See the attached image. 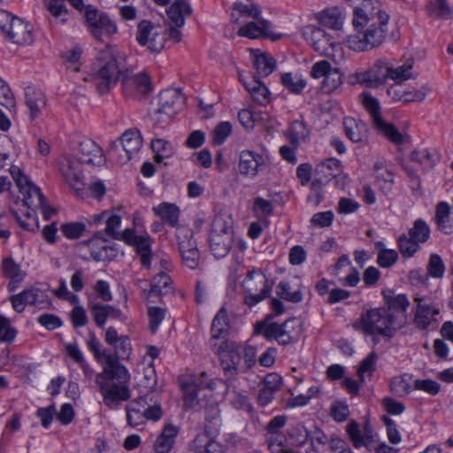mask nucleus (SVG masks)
I'll use <instances>...</instances> for the list:
<instances>
[{
	"instance_id": "1",
	"label": "nucleus",
	"mask_w": 453,
	"mask_h": 453,
	"mask_svg": "<svg viewBox=\"0 0 453 453\" xmlns=\"http://www.w3.org/2000/svg\"><path fill=\"white\" fill-rule=\"evenodd\" d=\"M353 7L354 34L347 37L348 47L355 51H368L379 47L388 32L389 15L381 10L380 0H345Z\"/></svg>"
},
{
	"instance_id": "2",
	"label": "nucleus",
	"mask_w": 453,
	"mask_h": 453,
	"mask_svg": "<svg viewBox=\"0 0 453 453\" xmlns=\"http://www.w3.org/2000/svg\"><path fill=\"white\" fill-rule=\"evenodd\" d=\"M111 346L115 349V354L103 352L104 369L96 374V384L103 395L104 403L110 409H117L121 402L128 400L131 396V375L126 366L119 362V358L128 357L132 347L130 339L124 334H120L119 341Z\"/></svg>"
},
{
	"instance_id": "3",
	"label": "nucleus",
	"mask_w": 453,
	"mask_h": 453,
	"mask_svg": "<svg viewBox=\"0 0 453 453\" xmlns=\"http://www.w3.org/2000/svg\"><path fill=\"white\" fill-rule=\"evenodd\" d=\"M384 306L363 310L360 317L352 323V327L364 335L381 334L390 340L397 327L395 311L406 313L410 301L405 294L393 296V291H382Z\"/></svg>"
},
{
	"instance_id": "4",
	"label": "nucleus",
	"mask_w": 453,
	"mask_h": 453,
	"mask_svg": "<svg viewBox=\"0 0 453 453\" xmlns=\"http://www.w3.org/2000/svg\"><path fill=\"white\" fill-rule=\"evenodd\" d=\"M220 365L228 379H236L247 373L257 364V349L251 345L236 347L233 342H223L219 348Z\"/></svg>"
},
{
	"instance_id": "5",
	"label": "nucleus",
	"mask_w": 453,
	"mask_h": 453,
	"mask_svg": "<svg viewBox=\"0 0 453 453\" xmlns=\"http://www.w3.org/2000/svg\"><path fill=\"white\" fill-rule=\"evenodd\" d=\"M120 62L116 50L106 47L97 58V68L94 73L96 88L100 94L107 93L116 85L120 73Z\"/></svg>"
},
{
	"instance_id": "6",
	"label": "nucleus",
	"mask_w": 453,
	"mask_h": 453,
	"mask_svg": "<svg viewBox=\"0 0 453 453\" xmlns=\"http://www.w3.org/2000/svg\"><path fill=\"white\" fill-rule=\"evenodd\" d=\"M126 411L127 423L132 427L142 425L146 420L157 421L163 414L157 395L153 391L132 400L126 406Z\"/></svg>"
},
{
	"instance_id": "7",
	"label": "nucleus",
	"mask_w": 453,
	"mask_h": 453,
	"mask_svg": "<svg viewBox=\"0 0 453 453\" xmlns=\"http://www.w3.org/2000/svg\"><path fill=\"white\" fill-rule=\"evenodd\" d=\"M210 249L216 258L225 257L234 243L233 221L230 216L217 215L211 225Z\"/></svg>"
},
{
	"instance_id": "8",
	"label": "nucleus",
	"mask_w": 453,
	"mask_h": 453,
	"mask_svg": "<svg viewBox=\"0 0 453 453\" xmlns=\"http://www.w3.org/2000/svg\"><path fill=\"white\" fill-rule=\"evenodd\" d=\"M359 96L363 107L370 114L375 130L391 142L396 145L402 144L403 142V134L394 124L384 120L379 100L367 91H364Z\"/></svg>"
},
{
	"instance_id": "9",
	"label": "nucleus",
	"mask_w": 453,
	"mask_h": 453,
	"mask_svg": "<svg viewBox=\"0 0 453 453\" xmlns=\"http://www.w3.org/2000/svg\"><path fill=\"white\" fill-rule=\"evenodd\" d=\"M9 172L22 196L21 199L25 205L30 209H42L44 218L49 219L54 210L46 206L45 198L40 188L28 180L19 166L12 165Z\"/></svg>"
},
{
	"instance_id": "10",
	"label": "nucleus",
	"mask_w": 453,
	"mask_h": 453,
	"mask_svg": "<svg viewBox=\"0 0 453 453\" xmlns=\"http://www.w3.org/2000/svg\"><path fill=\"white\" fill-rule=\"evenodd\" d=\"M255 331L268 341H276L280 345H288L298 338L300 323L296 319H287L282 324L264 320L257 323Z\"/></svg>"
},
{
	"instance_id": "11",
	"label": "nucleus",
	"mask_w": 453,
	"mask_h": 453,
	"mask_svg": "<svg viewBox=\"0 0 453 453\" xmlns=\"http://www.w3.org/2000/svg\"><path fill=\"white\" fill-rule=\"evenodd\" d=\"M242 288L244 303L251 308L270 296L273 283L260 270H252L243 280Z\"/></svg>"
},
{
	"instance_id": "12",
	"label": "nucleus",
	"mask_w": 453,
	"mask_h": 453,
	"mask_svg": "<svg viewBox=\"0 0 453 453\" xmlns=\"http://www.w3.org/2000/svg\"><path fill=\"white\" fill-rule=\"evenodd\" d=\"M142 144V140L138 130H127L118 141L111 142L108 150L109 157L117 163L123 165L138 153Z\"/></svg>"
},
{
	"instance_id": "13",
	"label": "nucleus",
	"mask_w": 453,
	"mask_h": 453,
	"mask_svg": "<svg viewBox=\"0 0 453 453\" xmlns=\"http://www.w3.org/2000/svg\"><path fill=\"white\" fill-rule=\"evenodd\" d=\"M342 83V73L339 68L333 67L328 60H320L313 64V88L322 94H330Z\"/></svg>"
},
{
	"instance_id": "14",
	"label": "nucleus",
	"mask_w": 453,
	"mask_h": 453,
	"mask_svg": "<svg viewBox=\"0 0 453 453\" xmlns=\"http://www.w3.org/2000/svg\"><path fill=\"white\" fill-rule=\"evenodd\" d=\"M215 381L208 377L205 372L194 376L190 381L182 384L184 391V406L185 408H196L201 404V398L203 394H212Z\"/></svg>"
},
{
	"instance_id": "15",
	"label": "nucleus",
	"mask_w": 453,
	"mask_h": 453,
	"mask_svg": "<svg viewBox=\"0 0 453 453\" xmlns=\"http://www.w3.org/2000/svg\"><path fill=\"white\" fill-rule=\"evenodd\" d=\"M176 237L183 265L189 269H196L199 265L200 253L196 241L193 238L192 230L185 226H178Z\"/></svg>"
},
{
	"instance_id": "16",
	"label": "nucleus",
	"mask_w": 453,
	"mask_h": 453,
	"mask_svg": "<svg viewBox=\"0 0 453 453\" xmlns=\"http://www.w3.org/2000/svg\"><path fill=\"white\" fill-rule=\"evenodd\" d=\"M136 40L152 52H158L165 47V35L159 26L150 20H142L137 26Z\"/></svg>"
},
{
	"instance_id": "17",
	"label": "nucleus",
	"mask_w": 453,
	"mask_h": 453,
	"mask_svg": "<svg viewBox=\"0 0 453 453\" xmlns=\"http://www.w3.org/2000/svg\"><path fill=\"white\" fill-rule=\"evenodd\" d=\"M201 404L193 408L196 411L204 409L205 411V433L211 437H215L219 434L221 425L220 411L219 405L212 396V394H203L200 400Z\"/></svg>"
},
{
	"instance_id": "18",
	"label": "nucleus",
	"mask_w": 453,
	"mask_h": 453,
	"mask_svg": "<svg viewBox=\"0 0 453 453\" xmlns=\"http://www.w3.org/2000/svg\"><path fill=\"white\" fill-rule=\"evenodd\" d=\"M12 306L16 312H22L27 305L42 306L49 303L47 294L35 287L25 288L11 296Z\"/></svg>"
},
{
	"instance_id": "19",
	"label": "nucleus",
	"mask_w": 453,
	"mask_h": 453,
	"mask_svg": "<svg viewBox=\"0 0 453 453\" xmlns=\"http://www.w3.org/2000/svg\"><path fill=\"white\" fill-rule=\"evenodd\" d=\"M65 2L80 12L85 8L84 0H43L44 6L54 22L63 25L68 20L70 12Z\"/></svg>"
},
{
	"instance_id": "20",
	"label": "nucleus",
	"mask_w": 453,
	"mask_h": 453,
	"mask_svg": "<svg viewBox=\"0 0 453 453\" xmlns=\"http://www.w3.org/2000/svg\"><path fill=\"white\" fill-rule=\"evenodd\" d=\"M76 150L78 160L83 164L100 165L104 162L102 149L89 138H81Z\"/></svg>"
},
{
	"instance_id": "21",
	"label": "nucleus",
	"mask_w": 453,
	"mask_h": 453,
	"mask_svg": "<svg viewBox=\"0 0 453 453\" xmlns=\"http://www.w3.org/2000/svg\"><path fill=\"white\" fill-rule=\"evenodd\" d=\"M256 21H250L240 27L238 35L250 39L270 38L273 41L280 39V34H274L271 30V24L264 19H255Z\"/></svg>"
},
{
	"instance_id": "22",
	"label": "nucleus",
	"mask_w": 453,
	"mask_h": 453,
	"mask_svg": "<svg viewBox=\"0 0 453 453\" xmlns=\"http://www.w3.org/2000/svg\"><path fill=\"white\" fill-rule=\"evenodd\" d=\"M266 162L263 155L252 150H243L239 157V172L242 175L254 178L264 169Z\"/></svg>"
},
{
	"instance_id": "23",
	"label": "nucleus",
	"mask_w": 453,
	"mask_h": 453,
	"mask_svg": "<svg viewBox=\"0 0 453 453\" xmlns=\"http://www.w3.org/2000/svg\"><path fill=\"white\" fill-rule=\"evenodd\" d=\"M123 92L127 96L143 95L150 90V81L144 72L127 74L122 79Z\"/></svg>"
},
{
	"instance_id": "24",
	"label": "nucleus",
	"mask_w": 453,
	"mask_h": 453,
	"mask_svg": "<svg viewBox=\"0 0 453 453\" xmlns=\"http://www.w3.org/2000/svg\"><path fill=\"white\" fill-rule=\"evenodd\" d=\"M5 35L10 41L19 45H30L34 42L32 25L17 17L11 23Z\"/></svg>"
},
{
	"instance_id": "25",
	"label": "nucleus",
	"mask_w": 453,
	"mask_h": 453,
	"mask_svg": "<svg viewBox=\"0 0 453 453\" xmlns=\"http://www.w3.org/2000/svg\"><path fill=\"white\" fill-rule=\"evenodd\" d=\"M81 162L66 158L61 164L60 171L65 181L79 194L83 189Z\"/></svg>"
},
{
	"instance_id": "26",
	"label": "nucleus",
	"mask_w": 453,
	"mask_h": 453,
	"mask_svg": "<svg viewBox=\"0 0 453 453\" xmlns=\"http://www.w3.org/2000/svg\"><path fill=\"white\" fill-rule=\"evenodd\" d=\"M2 272L4 277L10 279L7 286L10 292L15 291L27 277V273L12 257H4L2 260Z\"/></svg>"
},
{
	"instance_id": "27",
	"label": "nucleus",
	"mask_w": 453,
	"mask_h": 453,
	"mask_svg": "<svg viewBox=\"0 0 453 453\" xmlns=\"http://www.w3.org/2000/svg\"><path fill=\"white\" fill-rule=\"evenodd\" d=\"M184 104V97L180 91L174 88H168L162 91L158 96V108L167 111L168 114L176 115Z\"/></svg>"
},
{
	"instance_id": "28",
	"label": "nucleus",
	"mask_w": 453,
	"mask_h": 453,
	"mask_svg": "<svg viewBox=\"0 0 453 453\" xmlns=\"http://www.w3.org/2000/svg\"><path fill=\"white\" fill-rule=\"evenodd\" d=\"M337 167H342V164L339 159L334 157L327 158L318 164L313 171V190L316 184L326 185L332 180L334 176H335V169L334 168Z\"/></svg>"
},
{
	"instance_id": "29",
	"label": "nucleus",
	"mask_w": 453,
	"mask_h": 453,
	"mask_svg": "<svg viewBox=\"0 0 453 453\" xmlns=\"http://www.w3.org/2000/svg\"><path fill=\"white\" fill-rule=\"evenodd\" d=\"M25 98L31 118L39 117L47 105L44 93L39 88L29 86L25 89Z\"/></svg>"
},
{
	"instance_id": "30",
	"label": "nucleus",
	"mask_w": 453,
	"mask_h": 453,
	"mask_svg": "<svg viewBox=\"0 0 453 453\" xmlns=\"http://www.w3.org/2000/svg\"><path fill=\"white\" fill-rule=\"evenodd\" d=\"M344 133L352 142H362L367 136V125L358 119L345 117L342 121Z\"/></svg>"
},
{
	"instance_id": "31",
	"label": "nucleus",
	"mask_w": 453,
	"mask_h": 453,
	"mask_svg": "<svg viewBox=\"0 0 453 453\" xmlns=\"http://www.w3.org/2000/svg\"><path fill=\"white\" fill-rule=\"evenodd\" d=\"M177 436V429L171 425L165 426L154 442L156 453H169L173 449Z\"/></svg>"
},
{
	"instance_id": "32",
	"label": "nucleus",
	"mask_w": 453,
	"mask_h": 453,
	"mask_svg": "<svg viewBox=\"0 0 453 453\" xmlns=\"http://www.w3.org/2000/svg\"><path fill=\"white\" fill-rule=\"evenodd\" d=\"M170 20L177 27L184 26L186 17L191 13V7L184 0H176L166 11Z\"/></svg>"
},
{
	"instance_id": "33",
	"label": "nucleus",
	"mask_w": 453,
	"mask_h": 453,
	"mask_svg": "<svg viewBox=\"0 0 453 453\" xmlns=\"http://www.w3.org/2000/svg\"><path fill=\"white\" fill-rule=\"evenodd\" d=\"M253 65L258 76L267 77L275 69L276 61L269 54L257 50L253 51Z\"/></svg>"
},
{
	"instance_id": "34",
	"label": "nucleus",
	"mask_w": 453,
	"mask_h": 453,
	"mask_svg": "<svg viewBox=\"0 0 453 453\" xmlns=\"http://www.w3.org/2000/svg\"><path fill=\"white\" fill-rule=\"evenodd\" d=\"M155 215L161 218L166 224L171 226L178 227L180 210L174 203H161L157 206L152 208Z\"/></svg>"
},
{
	"instance_id": "35",
	"label": "nucleus",
	"mask_w": 453,
	"mask_h": 453,
	"mask_svg": "<svg viewBox=\"0 0 453 453\" xmlns=\"http://www.w3.org/2000/svg\"><path fill=\"white\" fill-rule=\"evenodd\" d=\"M88 31L96 40L102 41L104 35L115 34L117 32V26L106 14L103 13Z\"/></svg>"
},
{
	"instance_id": "36",
	"label": "nucleus",
	"mask_w": 453,
	"mask_h": 453,
	"mask_svg": "<svg viewBox=\"0 0 453 453\" xmlns=\"http://www.w3.org/2000/svg\"><path fill=\"white\" fill-rule=\"evenodd\" d=\"M173 291V282L171 278L165 273H159L155 275L150 283L149 295L150 296H161Z\"/></svg>"
},
{
	"instance_id": "37",
	"label": "nucleus",
	"mask_w": 453,
	"mask_h": 453,
	"mask_svg": "<svg viewBox=\"0 0 453 453\" xmlns=\"http://www.w3.org/2000/svg\"><path fill=\"white\" fill-rule=\"evenodd\" d=\"M318 22L325 27L339 29L342 24L340 10L337 7L326 8L315 15Z\"/></svg>"
},
{
	"instance_id": "38",
	"label": "nucleus",
	"mask_w": 453,
	"mask_h": 453,
	"mask_svg": "<svg viewBox=\"0 0 453 453\" xmlns=\"http://www.w3.org/2000/svg\"><path fill=\"white\" fill-rule=\"evenodd\" d=\"M450 211L451 207L446 202H440L436 205L434 220L438 229L446 234H450V229H447Z\"/></svg>"
},
{
	"instance_id": "39",
	"label": "nucleus",
	"mask_w": 453,
	"mask_h": 453,
	"mask_svg": "<svg viewBox=\"0 0 453 453\" xmlns=\"http://www.w3.org/2000/svg\"><path fill=\"white\" fill-rule=\"evenodd\" d=\"M397 245L403 257L410 258L420 249V244L405 234H401L397 239Z\"/></svg>"
},
{
	"instance_id": "40",
	"label": "nucleus",
	"mask_w": 453,
	"mask_h": 453,
	"mask_svg": "<svg viewBox=\"0 0 453 453\" xmlns=\"http://www.w3.org/2000/svg\"><path fill=\"white\" fill-rule=\"evenodd\" d=\"M136 248V251L141 258L142 265L150 268V257H151V250H150V241L148 235H139L136 242L134 245Z\"/></svg>"
},
{
	"instance_id": "41",
	"label": "nucleus",
	"mask_w": 453,
	"mask_h": 453,
	"mask_svg": "<svg viewBox=\"0 0 453 453\" xmlns=\"http://www.w3.org/2000/svg\"><path fill=\"white\" fill-rule=\"evenodd\" d=\"M151 148L155 152V158L157 162H162L163 159L169 158L174 154V147L170 142L164 139L152 140Z\"/></svg>"
},
{
	"instance_id": "42",
	"label": "nucleus",
	"mask_w": 453,
	"mask_h": 453,
	"mask_svg": "<svg viewBox=\"0 0 453 453\" xmlns=\"http://www.w3.org/2000/svg\"><path fill=\"white\" fill-rule=\"evenodd\" d=\"M418 303L415 313L413 323L419 330H426L431 324V305L421 304L420 299H416Z\"/></svg>"
},
{
	"instance_id": "43",
	"label": "nucleus",
	"mask_w": 453,
	"mask_h": 453,
	"mask_svg": "<svg viewBox=\"0 0 453 453\" xmlns=\"http://www.w3.org/2000/svg\"><path fill=\"white\" fill-rule=\"evenodd\" d=\"M251 82L253 86L244 83L245 88L250 93L255 101L261 104H265L268 101V88L260 81L257 80L256 77L251 78Z\"/></svg>"
},
{
	"instance_id": "44",
	"label": "nucleus",
	"mask_w": 453,
	"mask_h": 453,
	"mask_svg": "<svg viewBox=\"0 0 453 453\" xmlns=\"http://www.w3.org/2000/svg\"><path fill=\"white\" fill-rule=\"evenodd\" d=\"M408 235L415 239L418 244L424 243L430 238L429 226L421 219H416L413 226L409 229Z\"/></svg>"
},
{
	"instance_id": "45",
	"label": "nucleus",
	"mask_w": 453,
	"mask_h": 453,
	"mask_svg": "<svg viewBox=\"0 0 453 453\" xmlns=\"http://www.w3.org/2000/svg\"><path fill=\"white\" fill-rule=\"evenodd\" d=\"M227 329H228V320H227L226 311V309L221 308L212 320V324H211L212 338L219 339L220 337H223L224 334L226 333Z\"/></svg>"
},
{
	"instance_id": "46",
	"label": "nucleus",
	"mask_w": 453,
	"mask_h": 453,
	"mask_svg": "<svg viewBox=\"0 0 453 453\" xmlns=\"http://www.w3.org/2000/svg\"><path fill=\"white\" fill-rule=\"evenodd\" d=\"M88 307L96 325L99 327H103L107 321V305L96 302L92 297H88Z\"/></svg>"
},
{
	"instance_id": "47",
	"label": "nucleus",
	"mask_w": 453,
	"mask_h": 453,
	"mask_svg": "<svg viewBox=\"0 0 453 453\" xmlns=\"http://www.w3.org/2000/svg\"><path fill=\"white\" fill-rule=\"evenodd\" d=\"M277 295L288 302L298 303L302 300L303 295L299 288H295L290 282L280 281L277 286Z\"/></svg>"
},
{
	"instance_id": "48",
	"label": "nucleus",
	"mask_w": 453,
	"mask_h": 453,
	"mask_svg": "<svg viewBox=\"0 0 453 453\" xmlns=\"http://www.w3.org/2000/svg\"><path fill=\"white\" fill-rule=\"evenodd\" d=\"M208 434H200L195 440L197 448H201L200 453H222L220 445L212 440Z\"/></svg>"
},
{
	"instance_id": "49",
	"label": "nucleus",
	"mask_w": 453,
	"mask_h": 453,
	"mask_svg": "<svg viewBox=\"0 0 453 453\" xmlns=\"http://www.w3.org/2000/svg\"><path fill=\"white\" fill-rule=\"evenodd\" d=\"M378 355L375 351H371L360 363L357 368V375L362 382L365 381V373L372 374L377 368Z\"/></svg>"
},
{
	"instance_id": "50",
	"label": "nucleus",
	"mask_w": 453,
	"mask_h": 453,
	"mask_svg": "<svg viewBox=\"0 0 453 453\" xmlns=\"http://www.w3.org/2000/svg\"><path fill=\"white\" fill-rule=\"evenodd\" d=\"M309 432L303 424L293 426L288 433L290 445L293 447L303 446L308 440Z\"/></svg>"
},
{
	"instance_id": "51",
	"label": "nucleus",
	"mask_w": 453,
	"mask_h": 453,
	"mask_svg": "<svg viewBox=\"0 0 453 453\" xmlns=\"http://www.w3.org/2000/svg\"><path fill=\"white\" fill-rule=\"evenodd\" d=\"M165 313L166 310L160 307L150 306L148 308L149 328L152 334L157 331L162 321L165 319Z\"/></svg>"
},
{
	"instance_id": "52",
	"label": "nucleus",
	"mask_w": 453,
	"mask_h": 453,
	"mask_svg": "<svg viewBox=\"0 0 453 453\" xmlns=\"http://www.w3.org/2000/svg\"><path fill=\"white\" fill-rule=\"evenodd\" d=\"M445 272V264L438 254L430 255L428 265H427V273L428 274L434 279H441L443 277Z\"/></svg>"
},
{
	"instance_id": "53",
	"label": "nucleus",
	"mask_w": 453,
	"mask_h": 453,
	"mask_svg": "<svg viewBox=\"0 0 453 453\" xmlns=\"http://www.w3.org/2000/svg\"><path fill=\"white\" fill-rule=\"evenodd\" d=\"M349 82L351 84H360L368 88H379L376 81L373 80L372 72L370 69L365 72H357L349 76Z\"/></svg>"
},
{
	"instance_id": "54",
	"label": "nucleus",
	"mask_w": 453,
	"mask_h": 453,
	"mask_svg": "<svg viewBox=\"0 0 453 453\" xmlns=\"http://www.w3.org/2000/svg\"><path fill=\"white\" fill-rule=\"evenodd\" d=\"M283 86L293 93H300L306 86V81L301 77L293 76L290 73H286L281 76Z\"/></svg>"
},
{
	"instance_id": "55",
	"label": "nucleus",
	"mask_w": 453,
	"mask_h": 453,
	"mask_svg": "<svg viewBox=\"0 0 453 453\" xmlns=\"http://www.w3.org/2000/svg\"><path fill=\"white\" fill-rule=\"evenodd\" d=\"M394 184V177L390 172L376 174L375 185L385 196L392 194Z\"/></svg>"
},
{
	"instance_id": "56",
	"label": "nucleus",
	"mask_w": 453,
	"mask_h": 453,
	"mask_svg": "<svg viewBox=\"0 0 453 453\" xmlns=\"http://www.w3.org/2000/svg\"><path fill=\"white\" fill-rule=\"evenodd\" d=\"M17 335V330L4 315H0V342L11 343Z\"/></svg>"
},
{
	"instance_id": "57",
	"label": "nucleus",
	"mask_w": 453,
	"mask_h": 453,
	"mask_svg": "<svg viewBox=\"0 0 453 453\" xmlns=\"http://www.w3.org/2000/svg\"><path fill=\"white\" fill-rule=\"evenodd\" d=\"M313 35H316V36H321V38L318 39L313 38V50L318 51L321 56L331 55L332 53L329 52V50L332 51V44L326 38L323 31L313 27Z\"/></svg>"
},
{
	"instance_id": "58",
	"label": "nucleus",
	"mask_w": 453,
	"mask_h": 453,
	"mask_svg": "<svg viewBox=\"0 0 453 453\" xmlns=\"http://www.w3.org/2000/svg\"><path fill=\"white\" fill-rule=\"evenodd\" d=\"M398 257L399 256L395 250H383L378 252L376 262L381 268H390L397 262Z\"/></svg>"
},
{
	"instance_id": "59",
	"label": "nucleus",
	"mask_w": 453,
	"mask_h": 453,
	"mask_svg": "<svg viewBox=\"0 0 453 453\" xmlns=\"http://www.w3.org/2000/svg\"><path fill=\"white\" fill-rule=\"evenodd\" d=\"M85 230L86 226L81 222H70L61 226L63 234L71 240L81 237Z\"/></svg>"
},
{
	"instance_id": "60",
	"label": "nucleus",
	"mask_w": 453,
	"mask_h": 453,
	"mask_svg": "<svg viewBox=\"0 0 453 453\" xmlns=\"http://www.w3.org/2000/svg\"><path fill=\"white\" fill-rule=\"evenodd\" d=\"M428 11L430 15L444 19H449L451 13V9L447 0H435L430 4Z\"/></svg>"
},
{
	"instance_id": "61",
	"label": "nucleus",
	"mask_w": 453,
	"mask_h": 453,
	"mask_svg": "<svg viewBox=\"0 0 453 453\" xmlns=\"http://www.w3.org/2000/svg\"><path fill=\"white\" fill-rule=\"evenodd\" d=\"M369 69L372 72L373 80L378 87L383 85L389 79L388 65L384 62L378 61Z\"/></svg>"
},
{
	"instance_id": "62",
	"label": "nucleus",
	"mask_w": 453,
	"mask_h": 453,
	"mask_svg": "<svg viewBox=\"0 0 453 453\" xmlns=\"http://www.w3.org/2000/svg\"><path fill=\"white\" fill-rule=\"evenodd\" d=\"M330 413L335 421L344 422L349 415V405L345 402L335 401L331 404Z\"/></svg>"
},
{
	"instance_id": "63",
	"label": "nucleus",
	"mask_w": 453,
	"mask_h": 453,
	"mask_svg": "<svg viewBox=\"0 0 453 453\" xmlns=\"http://www.w3.org/2000/svg\"><path fill=\"white\" fill-rule=\"evenodd\" d=\"M414 388L422 390L431 395H436L441 391V385L431 379L416 380L414 381Z\"/></svg>"
},
{
	"instance_id": "64",
	"label": "nucleus",
	"mask_w": 453,
	"mask_h": 453,
	"mask_svg": "<svg viewBox=\"0 0 453 453\" xmlns=\"http://www.w3.org/2000/svg\"><path fill=\"white\" fill-rule=\"evenodd\" d=\"M96 296L103 302H111L113 298L110 284L104 280H98L93 286Z\"/></svg>"
}]
</instances>
